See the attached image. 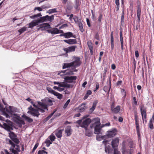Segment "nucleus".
I'll list each match as a JSON object with an SVG mask.
<instances>
[{
	"instance_id": "obj_1",
	"label": "nucleus",
	"mask_w": 154,
	"mask_h": 154,
	"mask_svg": "<svg viewBox=\"0 0 154 154\" xmlns=\"http://www.w3.org/2000/svg\"><path fill=\"white\" fill-rule=\"evenodd\" d=\"M42 102L37 101V103H38L39 106L41 107L40 109L41 112L44 113L45 112V110H48V106H52L53 105L52 100L48 98H46L41 100Z\"/></svg>"
},
{
	"instance_id": "obj_2",
	"label": "nucleus",
	"mask_w": 154,
	"mask_h": 154,
	"mask_svg": "<svg viewBox=\"0 0 154 154\" xmlns=\"http://www.w3.org/2000/svg\"><path fill=\"white\" fill-rule=\"evenodd\" d=\"M93 122H94L91 125L90 128H94L95 134H98L100 133L99 128L100 125V119L98 118H96L94 119Z\"/></svg>"
},
{
	"instance_id": "obj_3",
	"label": "nucleus",
	"mask_w": 154,
	"mask_h": 154,
	"mask_svg": "<svg viewBox=\"0 0 154 154\" xmlns=\"http://www.w3.org/2000/svg\"><path fill=\"white\" fill-rule=\"evenodd\" d=\"M125 141H123L122 144V154H133L135 148H130V149H126Z\"/></svg>"
},
{
	"instance_id": "obj_4",
	"label": "nucleus",
	"mask_w": 154,
	"mask_h": 154,
	"mask_svg": "<svg viewBox=\"0 0 154 154\" xmlns=\"http://www.w3.org/2000/svg\"><path fill=\"white\" fill-rule=\"evenodd\" d=\"M37 109H35L33 108L32 106L29 107L28 109L29 110L28 111L27 113H30L34 116H37L38 117L39 115V112L40 111L38 110V108H36Z\"/></svg>"
},
{
	"instance_id": "obj_5",
	"label": "nucleus",
	"mask_w": 154,
	"mask_h": 154,
	"mask_svg": "<svg viewBox=\"0 0 154 154\" xmlns=\"http://www.w3.org/2000/svg\"><path fill=\"white\" fill-rule=\"evenodd\" d=\"M105 149V152L108 154H120L117 149H114L113 150L109 146H106Z\"/></svg>"
},
{
	"instance_id": "obj_6",
	"label": "nucleus",
	"mask_w": 154,
	"mask_h": 154,
	"mask_svg": "<svg viewBox=\"0 0 154 154\" xmlns=\"http://www.w3.org/2000/svg\"><path fill=\"white\" fill-rule=\"evenodd\" d=\"M72 66V67L75 68L79 66L81 64V62L80 60V58L79 57H74L73 60L71 62Z\"/></svg>"
},
{
	"instance_id": "obj_7",
	"label": "nucleus",
	"mask_w": 154,
	"mask_h": 154,
	"mask_svg": "<svg viewBox=\"0 0 154 154\" xmlns=\"http://www.w3.org/2000/svg\"><path fill=\"white\" fill-rule=\"evenodd\" d=\"M91 122V120L89 118H87L84 121L81 125V127L85 128L87 131L88 130V127Z\"/></svg>"
},
{
	"instance_id": "obj_8",
	"label": "nucleus",
	"mask_w": 154,
	"mask_h": 154,
	"mask_svg": "<svg viewBox=\"0 0 154 154\" xmlns=\"http://www.w3.org/2000/svg\"><path fill=\"white\" fill-rule=\"evenodd\" d=\"M9 135L11 139L16 143L18 144L19 141L17 137V135L13 132L10 131L9 133Z\"/></svg>"
},
{
	"instance_id": "obj_9",
	"label": "nucleus",
	"mask_w": 154,
	"mask_h": 154,
	"mask_svg": "<svg viewBox=\"0 0 154 154\" xmlns=\"http://www.w3.org/2000/svg\"><path fill=\"white\" fill-rule=\"evenodd\" d=\"M13 115L15 116L14 117V118L15 119V122L17 124L23 125L25 124L24 121L20 119V116L18 114L14 113L13 114Z\"/></svg>"
},
{
	"instance_id": "obj_10",
	"label": "nucleus",
	"mask_w": 154,
	"mask_h": 154,
	"mask_svg": "<svg viewBox=\"0 0 154 154\" xmlns=\"http://www.w3.org/2000/svg\"><path fill=\"white\" fill-rule=\"evenodd\" d=\"M3 128L9 132L10 131H11L13 129L12 122H10V124L9 123V124L4 123V126H3Z\"/></svg>"
},
{
	"instance_id": "obj_11",
	"label": "nucleus",
	"mask_w": 154,
	"mask_h": 154,
	"mask_svg": "<svg viewBox=\"0 0 154 154\" xmlns=\"http://www.w3.org/2000/svg\"><path fill=\"white\" fill-rule=\"evenodd\" d=\"M119 139L118 137H116L112 139L111 142L113 150L116 149V148L117 147L119 143Z\"/></svg>"
},
{
	"instance_id": "obj_12",
	"label": "nucleus",
	"mask_w": 154,
	"mask_h": 154,
	"mask_svg": "<svg viewBox=\"0 0 154 154\" xmlns=\"http://www.w3.org/2000/svg\"><path fill=\"white\" fill-rule=\"evenodd\" d=\"M0 111L2 112V114L7 118H9L10 116L6 113V112H9L8 109L3 107V106L0 103Z\"/></svg>"
},
{
	"instance_id": "obj_13",
	"label": "nucleus",
	"mask_w": 154,
	"mask_h": 154,
	"mask_svg": "<svg viewBox=\"0 0 154 154\" xmlns=\"http://www.w3.org/2000/svg\"><path fill=\"white\" fill-rule=\"evenodd\" d=\"M143 106H141L140 107V112L142 115V119L143 120L144 119H145V122H147L146 119V113L145 109L143 108Z\"/></svg>"
},
{
	"instance_id": "obj_14",
	"label": "nucleus",
	"mask_w": 154,
	"mask_h": 154,
	"mask_svg": "<svg viewBox=\"0 0 154 154\" xmlns=\"http://www.w3.org/2000/svg\"><path fill=\"white\" fill-rule=\"evenodd\" d=\"M77 78V77L76 76H65L64 77V79L65 81L69 83L74 82V81H75Z\"/></svg>"
},
{
	"instance_id": "obj_15",
	"label": "nucleus",
	"mask_w": 154,
	"mask_h": 154,
	"mask_svg": "<svg viewBox=\"0 0 154 154\" xmlns=\"http://www.w3.org/2000/svg\"><path fill=\"white\" fill-rule=\"evenodd\" d=\"M117 131L116 129L114 130L107 132V133L105 135V137H107L108 138H111L116 135V134Z\"/></svg>"
},
{
	"instance_id": "obj_16",
	"label": "nucleus",
	"mask_w": 154,
	"mask_h": 154,
	"mask_svg": "<svg viewBox=\"0 0 154 154\" xmlns=\"http://www.w3.org/2000/svg\"><path fill=\"white\" fill-rule=\"evenodd\" d=\"M125 141V144H128L130 148H135V145L134 144L131 138H128L126 140L124 141Z\"/></svg>"
},
{
	"instance_id": "obj_17",
	"label": "nucleus",
	"mask_w": 154,
	"mask_h": 154,
	"mask_svg": "<svg viewBox=\"0 0 154 154\" xmlns=\"http://www.w3.org/2000/svg\"><path fill=\"white\" fill-rule=\"evenodd\" d=\"M60 36H64L66 38H69L71 37H73L74 38H76L75 35H73V34L71 32H68L63 34H61L60 35Z\"/></svg>"
},
{
	"instance_id": "obj_18",
	"label": "nucleus",
	"mask_w": 154,
	"mask_h": 154,
	"mask_svg": "<svg viewBox=\"0 0 154 154\" xmlns=\"http://www.w3.org/2000/svg\"><path fill=\"white\" fill-rule=\"evenodd\" d=\"M76 46H72L69 47L67 48H65L63 49L64 51L66 52V53L74 51H75Z\"/></svg>"
},
{
	"instance_id": "obj_19",
	"label": "nucleus",
	"mask_w": 154,
	"mask_h": 154,
	"mask_svg": "<svg viewBox=\"0 0 154 154\" xmlns=\"http://www.w3.org/2000/svg\"><path fill=\"white\" fill-rule=\"evenodd\" d=\"M47 31L48 33H50L53 35L59 33V29L56 28H53L51 29H48Z\"/></svg>"
},
{
	"instance_id": "obj_20",
	"label": "nucleus",
	"mask_w": 154,
	"mask_h": 154,
	"mask_svg": "<svg viewBox=\"0 0 154 154\" xmlns=\"http://www.w3.org/2000/svg\"><path fill=\"white\" fill-rule=\"evenodd\" d=\"M38 25V23L36 20H34L28 24L29 26L28 27V28L32 29L34 26Z\"/></svg>"
},
{
	"instance_id": "obj_21",
	"label": "nucleus",
	"mask_w": 154,
	"mask_h": 154,
	"mask_svg": "<svg viewBox=\"0 0 154 154\" xmlns=\"http://www.w3.org/2000/svg\"><path fill=\"white\" fill-rule=\"evenodd\" d=\"M72 130L70 126H68L66 127L65 131V134H66L67 136H70L71 134Z\"/></svg>"
},
{
	"instance_id": "obj_22",
	"label": "nucleus",
	"mask_w": 154,
	"mask_h": 154,
	"mask_svg": "<svg viewBox=\"0 0 154 154\" xmlns=\"http://www.w3.org/2000/svg\"><path fill=\"white\" fill-rule=\"evenodd\" d=\"M64 42L70 45H72L77 43V41L75 39H69L68 40H64Z\"/></svg>"
},
{
	"instance_id": "obj_23",
	"label": "nucleus",
	"mask_w": 154,
	"mask_h": 154,
	"mask_svg": "<svg viewBox=\"0 0 154 154\" xmlns=\"http://www.w3.org/2000/svg\"><path fill=\"white\" fill-rule=\"evenodd\" d=\"M63 130H56L54 131V133L57 137L58 138H61L62 136V133Z\"/></svg>"
},
{
	"instance_id": "obj_24",
	"label": "nucleus",
	"mask_w": 154,
	"mask_h": 154,
	"mask_svg": "<svg viewBox=\"0 0 154 154\" xmlns=\"http://www.w3.org/2000/svg\"><path fill=\"white\" fill-rule=\"evenodd\" d=\"M63 73V75H73L74 73H73V71H72L71 70L69 69H67L66 70H64V71H61V72H60V73H58V74L61 73Z\"/></svg>"
},
{
	"instance_id": "obj_25",
	"label": "nucleus",
	"mask_w": 154,
	"mask_h": 154,
	"mask_svg": "<svg viewBox=\"0 0 154 154\" xmlns=\"http://www.w3.org/2000/svg\"><path fill=\"white\" fill-rule=\"evenodd\" d=\"M137 16L139 22L140 21V17L141 15V10L140 6L137 7Z\"/></svg>"
},
{
	"instance_id": "obj_26",
	"label": "nucleus",
	"mask_w": 154,
	"mask_h": 154,
	"mask_svg": "<svg viewBox=\"0 0 154 154\" xmlns=\"http://www.w3.org/2000/svg\"><path fill=\"white\" fill-rule=\"evenodd\" d=\"M9 109L10 110L8 109L9 112H6V113L8 114L9 115L8 113H11V112H16V110H17V109L14 107L13 106H9ZM10 117L9 118H10Z\"/></svg>"
},
{
	"instance_id": "obj_27",
	"label": "nucleus",
	"mask_w": 154,
	"mask_h": 154,
	"mask_svg": "<svg viewBox=\"0 0 154 154\" xmlns=\"http://www.w3.org/2000/svg\"><path fill=\"white\" fill-rule=\"evenodd\" d=\"M22 117L24 118L26 121L29 123H31L33 122V119H32L26 116L24 114L22 115Z\"/></svg>"
},
{
	"instance_id": "obj_28",
	"label": "nucleus",
	"mask_w": 154,
	"mask_h": 154,
	"mask_svg": "<svg viewBox=\"0 0 154 154\" xmlns=\"http://www.w3.org/2000/svg\"><path fill=\"white\" fill-rule=\"evenodd\" d=\"M85 104L82 103L81 105L79 107L78 109L80 112H82L84 111L86 109Z\"/></svg>"
},
{
	"instance_id": "obj_29",
	"label": "nucleus",
	"mask_w": 154,
	"mask_h": 154,
	"mask_svg": "<svg viewBox=\"0 0 154 154\" xmlns=\"http://www.w3.org/2000/svg\"><path fill=\"white\" fill-rule=\"evenodd\" d=\"M46 21H51L54 20V16L52 15L51 16L47 15L45 16Z\"/></svg>"
},
{
	"instance_id": "obj_30",
	"label": "nucleus",
	"mask_w": 154,
	"mask_h": 154,
	"mask_svg": "<svg viewBox=\"0 0 154 154\" xmlns=\"http://www.w3.org/2000/svg\"><path fill=\"white\" fill-rule=\"evenodd\" d=\"M97 100H95L93 102L92 106L90 109V112H92L94 110L97 106Z\"/></svg>"
},
{
	"instance_id": "obj_31",
	"label": "nucleus",
	"mask_w": 154,
	"mask_h": 154,
	"mask_svg": "<svg viewBox=\"0 0 154 154\" xmlns=\"http://www.w3.org/2000/svg\"><path fill=\"white\" fill-rule=\"evenodd\" d=\"M120 38L121 48L123 50V40L122 33V31H120Z\"/></svg>"
},
{
	"instance_id": "obj_32",
	"label": "nucleus",
	"mask_w": 154,
	"mask_h": 154,
	"mask_svg": "<svg viewBox=\"0 0 154 154\" xmlns=\"http://www.w3.org/2000/svg\"><path fill=\"white\" fill-rule=\"evenodd\" d=\"M38 23H43L46 21L45 16L40 17L38 19L36 20Z\"/></svg>"
},
{
	"instance_id": "obj_33",
	"label": "nucleus",
	"mask_w": 154,
	"mask_h": 154,
	"mask_svg": "<svg viewBox=\"0 0 154 154\" xmlns=\"http://www.w3.org/2000/svg\"><path fill=\"white\" fill-rule=\"evenodd\" d=\"M120 107L119 106H117L116 108H115L112 111L114 113H117L119 112L120 110Z\"/></svg>"
},
{
	"instance_id": "obj_34",
	"label": "nucleus",
	"mask_w": 154,
	"mask_h": 154,
	"mask_svg": "<svg viewBox=\"0 0 154 154\" xmlns=\"http://www.w3.org/2000/svg\"><path fill=\"white\" fill-rule=\"evenodd\" d=\"M72 67L71 63H64L63 66V69H64L67 68Z\"/></svg>"
},
{
	"instance_id": "obj_35",
	"label": "nucleus",
	"mask_w": 154,
	"mask_h": 154,
	"mask_svg": "<svg viewBox=\"0 0 154 154\" xmlns=\"http://www.w3.org/2000/svg\"><path fill=\"white\" fill-rule=\"evenodd\" d=\"M92 94V91L90 90L87 91L86 93L83 97V99L85 100L87 99L88 96Z\"/></svg>"
},
{
	"instance_id": "obj_36",
	"label": "nucleus",
	"mask_w": 154,
	"mask_h": 154,
	"mask_svg": "<svg viewBox=\"0 0 154 154\" xmlns=\"http://www.w3.org/2000/svg\"><path fill=\"white\" fill-rule=\"evenodd\" d=\"M42 16V15L41 14V13H39L38 14L34 15H32L30 16V18L32 19H35L36 18H37L39 17H40Z\"/></svg>"
},
{
	"instance_id": "obj_37",
	"label": "nucleus",
	"mask_w": 154,
	"mask_h": 154,
	"mask_svg": "<svg viewBox=\"0 0 154 154\" xmlns=\"http://www.w3.org/2000/svg\"><path fill=\"white\" fill-rule=\"evenodd\" d=\"M26 27L24 26L20 29H19L18 30V32L20 33V35L24 31H26Z\"/></svg>"
},
{
	"instance_id": "obj_38",
	"label": "nucleus",
	"mask_w": 154,
	"mask_h": 154,
	"mask_svg": "<svg viewBox=\"0 0 154 154\" xmlns=\"http://www.w3.org/2000/svg\"><path fill=\"white\" fill-rule=\"evenodd\" d=\"M110 40L111 48V49L112 50L114 47L113 36L110 37Z\"/></svg>"
},
{
	"instance_id": "obj_39",
	"label": "nucleus",
	"mask_w": 154,
	"mask_h": 154,
	"mask_svg": "<svg viewBox=\"0 0 154 154\" xmlns=\"http://www.w3.org/2000/svg\"><path fill=\"white\" fill-rule=\"evenodd\" d=\"M54 95L57 97V98L60 100H61L63 98V95L56 91Z\"/></svg>"
},
{
	"instance_id": "obj_40",
	"label": "nucleus",
	"mask_w": 154,
	"mask_h": 154,
	"mask_svg": "<svg viewBox=\"0 0 154 154\" xmlns=\"http://www.w3.org/2000/svg\"><path fill=\"white\" fill-rule=\"evenodd\" d=\"M47 90L48 91V92L54 95L55 94L56 91L53 90L50 87H47Z\"/></svg>"
},
{
	"instance_id": "obj_41",
	"label": "nucleus",
	"mask_w": 154,
	"mask_h": 154,
	"mask_svg": "<svg viewBox=\"0 0 154 154\" xmlns=\"http://www.w3.org/2000/svg\"><path fill=\"white\" fill-rule=\"evenodd\" d=\"M153 121L152 120V119H150L149 121V128L150 129L152 130L154 129V126L152 124V121Z\"/></svg>"
},
{
	"instance_id": "obj_42",
	"label": "nucleus",
	"mask_w": 154,
	"mask_h": 154,
	"mask_svg": "<svg viewBox=\"0 0 154 154\" xmlns=\"http://www.w3.org/2000/svg\"><path fill=\"white\" fill-rule=\"evenodd\" d=\"M134 119L135 120V124L139 123L138 116L136 112L134 113Z\"/></svg>"
},
{
	"instance_id": "obj_43",
	"label": "nucleus",
	"mask_w": 154,
	"mask_h": 154,
	"mask_svg": "<svg viewBox=\"0 0 154 154\" xmlns=\"http://www.w3.org/2000/svg\"><path fill=\"white\" fill-rule=\"evenodd\" d=\"M32 104L33 106L35 108H38V110L40 111V109H41V107L39 106V105L38 103L37 105H35V104H34L33 101L32 100L30 102Z\"/></svg>"
},
{
	"instance_id": "obj_44",
	"label": "nucleus",
	"mask_w": 154,
	"mask_h": 154,
	"mask_svg": "<svg viewBox=\"0 0 154 154\" xmlns=\"http://www.w3.org/2000/svg\"><path fill=\"white\" fill-rule=\"evenodd\" d=\"M79 29L82 32H83L84 31V29L83 27V24L81 22H79Z\"/></svg>"
},
{
	"instance_id": "obj_45",
	"label": "nucleus",
	"mask_w": 154,
	"mask_h": 154,
	"mask_svg": "<svg viewBox=\"0 0 154 154\" xmlns=\"http://www.w3.org/2000/svg\"><path fill=\"white\" fill-rule=\"evenodd\" d=\"M56 8H53L49 9L48 12V13L49 14L57 12V11H56Z\"/></svg>"
},
{
	"instance_id": "obj_46",
	"label": "nucleus",
	"mask_w": 154,
	"mask_h": 154,
	"mask_svg": "<svg viewBox=\"0 0 154 154\" xmlns=\"http://www.w3.org/2000/svg\"><path fill=\"white\" fill-rule=\"evenodd\" d=\"M42 9H47L51 7V5L49 4L41 6Z\"/></svg>"
},
{
	"instance_id": "obj_47",
	"label": "nucleus",
	"mask_w": 154,
	"mask_h": 154,
	"mask_svg": "<svg viewBox=\"0 0 154 154\" xmlns=\"http://www.w3.org/2000/svg\"><path fill=\"white\" fill-rule=\"evenodd\" d=\"M50 139V140L53 142V141H54L55 139H56V137L54 136V135L53 134H52L50 136H49Z\"/></svg>"
},
{
	"instance_id": "obj_48",
	"label": "nucleus",
	"mask_w": 154,
	"mask_h": 154,
	"mask_svg": "<svg viewBox=\"0 0 154 154\" xmlns=\"http://www.w3.org/2000/svg\"><path fill=\"white\" fill-rule=\"evenodd\" d=\"M105 138H106L105 135L101 136V137H100L99 136H96V139L98 141H100L101 140L104 139Z\"/></svg>"
},
{
	"instance_id": "obj_49",
	"label": "nucleus",
	"mask_w": 154,
	"mask_h": 154,
	"mask_svg": "<svg viewBox=\"0 0 154 154\" xmlns=\"http://www.w3.org/2000/svg\"><path fill=\"white\" fill-rule=\"evenodd\" d=\"M52 142L49 140L47 139L45 142V143L46 144L47 147H48L50 145L52 144Z\"/></svg>"
},
{
	"instance_id": "obj_50",
	"label": "nucleus",
	"mask_w": 154,
	"mask_h": 154,
	"mask_svg": "<svg viewBox=\"0 0 154 154\" xmlns=\"http://www.w3.org/2000/svg\"><path fill=\"white\" fill-rule=\"evenodd\" d=\"M48 154V152L43 150H39L38 152V154Z\"/></svg>"
},
{
	"instance_id": "obj_51",
	"label": "nucleus",
	"mask_w": 154,
	"mask_h": 154,
	"mask_svg": "<svg viewBox=\"0 0 154 154\" xmlns=\"http://www.w3.org/2000/svg\"><path fill=\"white\" fill-rule=\"evenodd\" d=\"M70 99L68 100L66 102V103L64 104L63 108L64 109H65L67 107L69 104L70 103Z\"/></svg>"
},
{
	"instance_id": "obj_52",
	"label": "nucleus",
	"mask_w": 154,
	"mask_h": 154,
	"mask_svg": "<svg viewBox=\"0 0 154 154\" xmlns=\"http://www.w3.org/2000/svg\"><path fill=\"white\" fill-rule=\"evenodd\" d=\"M10 151L14 154H19L17 150H15L14 148H10Z\"/></svg>"
},
{
	"instance_id": "obj_53",
	"label": "nucleus",
	"mask_w": 154,
	"mask_h": 154,
	"mask_svg": "<svg viewBox=\"0 0 154 154\" xmlns=\"http://www.w3.org/2000/svg\"><path fill=\"white\" fill-rule=\"evenodd\" d=\"M133 104L136 106L137 105V99L135 97H134L133 98Z\"/></svg>"
},
{
	"instance_id": "obj_54",
	"label": "nucleus",
	"mask_w": 154,
	"mask_h": 154,
	"mask_svg": "<svg viewBox=\"0 0 154 154\" xmlns=\"http://www.w3.org/2000/svg\"><path fill=\"white\" fill-rule=\"evenodd\" d=\"M8 142L9 144L11 145L12 146L14 147H15V144L11 140L8 139Z\"/></svg>"
},
{
	"instance_id": "obj_55",
	"label": "nucleus",
	"mask_w": 154,
	"mask_h": 154,
	"mask_svg": "<svg viewBox=\"0 0 154 154\" xmlns=\"http://www.w3.org/2000/svg\"><path fill=\"white\" fill-rule=\"evenodd\" d=\"M73 87V85L68 84H66L65 83L64 87L65 88H72Z\"/></svg>"
},
{
	"instance_id": "obj_56",
	"label": "nucleus",
	"mask_w": 154,
	"mask_h": 154,
	"mask_svg": "<svg viewBox=\"0 0 154 154\" xmlns=\"http://www.w3.org/2000/svg\"><path fill=\"white\" fill-rule=\"evenodd\" d=\"M36 10H37L39 11H42V7H35L34 9V11H35Z\"/></svg>"
},
{
	"instance_id": "obj_57",
	"label": "nucleus",
	"mask_w": 154,
	"mask_h": 154,
	"mask_svg": "<svg viewBox=\"0 0 154 154\" xmlns=\"http://www.w3.org/2000/svg\"><path fill=\"white\" fill-rule=\"evenodd\" d=\"M94 38L95 39L97 40H99L100 39V37H99V33H97L95 36Z\"/></svg>"
},
{
	"instance_id": "obj_58",
	"label": "nucleus",
	"mask_w": 154,
	"mask_h": 154,
	"mask_svg": "<svg viewBox=\"0 0 154 154\" xmlns=\"http://www.w3.org/2000/svg\"><path fill=\"white\" fill-rule=\"evenodd\" d=\"M38 146V143H36L33 149L32 152H34L35 150L37 149Z\"/></svg>"
},
{
	"instance_id": "obj_59",
	"label": "nucleus",
	"mask_w": 154,
	"mask_h": 154,
	"mask_svg": "<svg viewBox=\"0 0 154 154\" xmlns=\"http://www.w3.org/2000/svg\"><path fill=\"white\" fill-rule=\"evenodd\" d=\"M65 83L64 82H59V86L60 87H64Z\"/></svg>"
},
{
	"instance_id": "obj_60",
	"label": "nucleus",
	"mask_w": 154,
	"mask_h": 154,
	"mask_svg": "<svg viewBox=\"0 0 154 154\" xmlns=\"http://www.w3.org/2000/svg\"><path fill=\"white\" fill-rule=\"evenodd\" d=\"M121 92L122 93H124V98H125L126 96V93L125 89H122L121 90Z\"/></svg>"
},
{
	"instance_id": "obj_61",
	"label": "nucleus",
	"mask_w": 154,
	"mask_h": 154,
	"mask_svg": "<svg viewBox=\"0 0 154 154\" xmlns=\"http://www.w3.org/2000/svg\"><path fill=\"white\" fill-rule=\"evenodd\" d=\"M124 11L123 10L122 11V14L121 16V21L122 22H124Z\"/></svg>"
},
{
	"instance_id": "obj_62",
	"label": "nucleus",
	"mask_w": 154,
	"mask_h": 154,
	"mask_svg": "<svg viewBox=\"0 0 154 154\" xmlns=\"http://www.w3.org/2000/svg\"><path fill=\"white\" fill-rule=\"evenodd\" d=\"M102 17V15L101 14H100V15L98 18V21L99 22H100L101 21V19Z\"/></svg>"
},
{
	"instance_id": "obj_63",
	"label": "nucleus",
	"mask_w": 154,
	"mask_h": 154,
	"mask_svg": "<svg viewBox=\"0 0 154 154\" xmlns=\"http://www.w3.org/2000/svg\"><path fill=\"white\" fill-rule=\"evenodd\" d=\"M82 120H79L76 122V123L78 124L81 127V125L82 124Z\"/></svg>"
},
{
	"instance_id": "obj_64",
	"label": "nucleus",
	"mask_w": 154,
	"mask_h": 154,
	"mask_svg": "<svg viewBox=\"0 0 154 154\" xmlns=\"http://www.w3.org/2000/svg\"><path fill=\"white\" fill-rule=\"evenodd\" d=\"M135 55L136 58H138L139 56V52L138 51H136L135 52Z\"/></svg>"
}]
</instances>
